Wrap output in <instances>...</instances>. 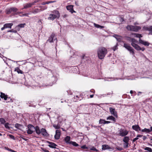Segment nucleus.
Instances as JSON below:
<instances>
[{"mask_svg": "<svg viewBox=\"0 0 152 152\" xmlns=\"http://www.w3.org/2000/svg\"><path fill=\"white\" fill-rule=\"evenodd\" d=\"M113 37L115 38L119 42H120L122 39V37L121 36L118 35H114Z\"/></svg>", "mask_w": 152, "mask_h": 152, "instance_id": "412c9836", "label": "nucleus"}, {"mask_svg": "<svg viewBox=\"0 0 152 152\" xmlns=\"http://www.w3.org/2000/svg\"><path fill=\"white\" fill-rule=\"evenodd\" d=\"M41 149L42 151L45 152H50L48 150H47L45 148H41Z\"/></svg>", "mask_w": 152, "mask_h": 152, "instance_id": "c03bdc74", "label": "nucleus"}, {"mask_svg": "<svg viewBox=\"0 0 152 152\" xmlns=\"http://www.w3.org/2000/svg\"><path fill=\"white\" fill-rule=\"evenodd\" d=\"M37 1H34L33 2H32V3H31V4H32V6L33 5H34L36 3H37Z\"/></svg>", "mask_w": 152, "mask_h": 152, "instance_id": "6e6d98bb", "label": "nucleus"}, {"mask_svg": "<svg viewBox=\"0 0 152 152\" xmlns=\"http://www.w3.org/2000/svg\"><path fill=\"white\" fill-rule=\"evenodd\" d=\"M41 133L44 136L47 137L48 135V134L47 133L46 130L44 128L41 129Z\"/></svg>", "mask_w": 152, "mask_h": 152, "instance_id": "f3484780", "label": "nucleus"}, {"mask_svg": "<svg viewBox=\"0 0 152 152\" xmlns=\"http://www.w3.org/2000/svg\"><path fill=\"white\" fill-rule=\"evenodd\" d=\"M90 150H91L95 151H98V150L96 149L94 147H93L91 148H90Z\"/></svg>", "mask_w": 152, "mask_h": 152, "instance_id": "79ce46f5", "label": "nucleus"}, {"mask_svg": "<svg viewBox=\"0 0 152 152\" xmlns=\"http://www.w3.org/2000/svg\"><path fill=\"white\" fill-rule=\"evenodd\" d=\"M107 120H111L112 121H114V122H115L116 121L115 118L112 116H109L107 118Z\"/></svg>", "mask_w": 152, "mask_h": 152, "instance_id": "cd10ccee", "label": "nucleus"}, {"mask_svg": "<svg viewBox=\"0 0 152 152\" xmlns=\"http://www.w3.org/2000/svg\"><path fill=\"white\" fill-rule=\"evenodd\" d=\"M139 41L140 44H142L145 46H148L150 45V43L148 42L144 41L141 39H140Z\"/></svg>", "mask_w": 152, "mask_h": 152, "instance_id": "f8f14e48", "label": "nucleus"}, {"mask_svg": "<svg viewBox=\"0 0 152 152\" xmlns=\"http://www.w3.org/2000/svg\"><path fill=\"white\" fill-rule=\"evenodd\" d=\"M32 6V4L31 3H26L23 5V8L22 9V10H23L24 9H26L30 7H31Z\"/></svg>", "mask_w": 152, "mask_h": 152, "instance_id": "6ab92c4d", "label": "nucleus"}, {"mask_svg": "<svg viewBox=\"0 0 152 152\" xmlns=\"http://www.w3.org/2000/svg\"><path fill=\"white\" fill-rule=\"evenodd\" d=\"M146 138H147V137H146V136H143V140H145Z\"/></svg>", "mask_w": 152, "mask_h": 152, "instance_id": "bf43d9fd", "label": "nucleus"}, {"mask_svg": "<svg viewBox=\"0 0 152 152\" xmlns=\"http://www.w3.org/2000/svg\"><path fill=\"white\" fill-rule=\"evenodd\" d=\"M107 49L104 47H100L98 48L97 53L99 58L101 59H103L107 54Z\"/></svg>", "mask_w": 152, "mask_h": 152, "instance_id": "f257e3e1", "label": "nucleus"}, {"mask_svg": "<svg viewBox=\"0 0 152 152\" xmlns=\"http://www.w3.org/2000/svg\"><path fill=\"white\" fill-rule=\"evenodd\" d=\"M94 96V95L93 94L91 95H90V98H92Z\"/></svg>", "mask_w": 152, "mask_h": 152, "instance_id": "69168bd1", "label": "nucleus"}, {"mask_svg": "<svg viewBox=\"0 0 152 152\" xmlns=\"http://www.w3.org/2000/svg\"><path fill=\"white\" fill-rule=\"evenodd\" d=\"M124 47L126 49H127L129 51L130 53H131L133 55H134V50L133 48L129 45L128 44L124 43Z\"/></svg>", "mask_w": 152, "mask_h": 152, "instance_id": "20e7f679", "label": "nucleus"}, {"mask_svg": "<svg viewBox=\"0 0 152 152\" xmlns=\"http://www.w3.org/2000/svg\"><path fill=\"white\" fill-rule=\"evenodd\" d=\"M22 12H18L17 13H16V14H20Z\"/></svg>", "mask_w": 152, "mask_h": 152, "instance_id": "774afa93", "label": "nucleus"}, {"mask_svg": "<svg viewBox=\"0 0 152 152\" xmlns=\"http://www.w3.org/2000/svg\"><path fill=\"white\" fill-rule=\"evenodd\" d=\"M119 135L122 137L126 135L128 133V132L124 129H121L119 130Z\"/></svg>", "mask_w": 152, "mask_h": 152, "instance_id": "0eeeda50", "label": "nucleus"}, {"mask_svg": "<svg viewBox=\"0 0 152 152\" xmlns=\"http://www.w3.org/2000/svg\"><path fill=\"white\" fill-rule=\"evenodd\" d=\"M144 149L145 150L148 151V152H152V149L150 148L146 147Z\"/></svg>", "mask_w": 152, "mask_h": 152, "instance_id": "c9c22d12", "label": "nucleus"}, {"mask_svg": "<svg viewBox=\"0 0 152 152\" xmlns=\"http://www.w3.org/2000/svg\"><path fill=\"white\" fill-rule=\"evenodd\" d=\"M70 143V144H72L73 146L76 147H77L79 146V145L75 142L71 141V142Z\"/></svg>", "mask_w": 152, "mask_h": 152, "instance_id": "473e14b6", "label": "nucleus"}, {"mask_svg": "<svg viewBox=\"0 0 152 152\" xmlns=\"http://www.w3.org/2000/svg\"><path fill=\"white\" fill-rule=\"evenodd\" d=\"M61 134L60 131L59 130H57L56 131V134L55 135V138L56 140L58 139L60 137Z\"/></svg>", "mask_w": 152, "mask_h": 152, "instance_id": "ddd939ff", "label": "nucleus"}, {"mask_svg": "<svg viewBox=\"0 0 152 152\" xmlns=\"http://www.w3.org/2000/svg\"><path fill=\"white\" fill-rule=\"evenodd\" d=\"M47 142L50 144V145H48V146L50 148H56V146L57 145L56 144L49 141H48Z\"/></svg>", "mask_w": 152, "mask_h": 152, "instance_id": "a211bd4d", "label": "nucleus"}, {"mask_svg": "<svg viewBox=\"0 0 152 152\" xmlns=\"http://www.w3.org/2000/svg\"><path fill=\"white\" fill-rule=\"evenodd\" d=\"M141 131L142 132H144L146 133H149L151 131V129H148L146 128L142 130Z\"/></svg>", "mask_w": 152, "mask_h": 152, "instance_id": "b1692460", "label": "nucleus"}, {"mask_svg": "<svg viewBox=\"0 0 152 152\" xmlns=\"http://www.w3.org/2000/svg\"><path fill=\"white\" fill-rule=\"evenodd\" d=\"M118 44L117 43L116 45H115V46H114L112 48V49L114 51H115L116 50L118 49Z\"/></svg>", "mask_w": 152, "mask_h": 152, "instance_id": "4c0bfd02", "label": "nucleus"}, {"mask_svg": "<svg viewBox=\"0 0 152 152\" xmlns=\"http://www.w3.org/2000/svg\"><path fill=\"white\" fill-rule=\"evenodd\" d=\"M70 137L69 136H67L65 138V141L66 142L67 144H70L71 141H70Z\"/></svg>", "mask_w": 152, "mask_h": 152, "instance_id": "5701e85b", "label": "nucleus"}, {"mask_svg": "<svg viewBox=\"0 0 152 152\" xmlns=\"http://www.w3.org/2000/svg\"><path fill=\"white\" fill-rule=\"evenodd\" d=\"M128 145H129L128 143L124 142V147L125 148H128Z\"/></svg>", "mask_w": 152, "mask_h": 152, "instance_id": "ea45409f", "label": "nucleus"}, {"mask_svg": "<svg viewBox=\"0 0 152 152\" xmlns=\"http://www.w3.org/2000/svg\"><path fill=\"white\" fill-rule=\"evenodd\" d=\"M134 34L135 35V36L137 37H139V34Z\"/></svg>", "mask_w": 152, "mask_h": 152, "instance_id": "864d4df0", "label": "nucleus"}, {"mask_svg": "<svg viewBox=\"0 0 152 152\" xmlns=\"http://www.w3.org/2000/svg\"><path fill=\"white\" fill-rule=\"evenodd\" d=\"M56 40V42L57 41V38L55 36L54 34H52L49 37V39L47 40V41L49 42H54Z\"/></svg>", "mask_w": 152, "mask_h": 152, "instance_id": "6e6552de", "label": "nucleus"}, {"mask_svg": "<svg viewBox=\"0 0 152 152\" xmlns=\"http://www.w3.org/2000/svg\"><path fill=\"white\" fill-rule=\"evenodd\" d=\"M15 127L20 129H21L23 126L22 125L18 124H15Z\"/></svg>", "mask_w": 152, "mask_h": 152, "instance_id": "c756f323", "label": "nucleus"}, {"mask_svg": "<svg viewBox=\"0 0 152 152\" xmlns=\"http://www.w3.org/2000/svg\"><path fill=\"white\" fill-rule=\"evenodd\" d=\"M35 131L36 133L38 135L41 134V130H40L39 127L38 126H36L35 127L34 132Z\"/></svg>", "mask_w": 152, "mask_h": 152, "instance_id": "aec40b11", "label": "nucleus"}, {"mask_svg": "<svg viewBox=\"0 0 152 152\" xmlns=\"http://www.w3.org/2000/svg\"><path fill=\"white\" fill-rule=\"evenodd\" d=\"M132 128L136 131L138 132L141 130V129L138 125H135L132 126Z\"/></svg>", "mask_w": 152, "mask_h": 152, "instance_id": "2eb2a0df", "label": "nucleus"}, {"mask_svg": "<svg viewBox=\"0 0 152 152\" xmlns=\"http://www.w3.org/2000/svg\"><path fill=\"white\" fill-rule=\"evenodd\" d=\"M138 139V137H136L134 138L133 140H132V142H134L135 141H136V140H137Z\"/></svg>", "mask_w": 152, "mask_h": 152, "instance_id": "603ef678", "label": "nucleus"}, {"mask_svg": "<svg viewBox=\"0 0 152 152\" xmlns=\"http://www.w3.org/2000/svg\"><path fill=\"white\" fill-rule=\"evenodd\" d=\"M39 7L40 8V9H41V10H42H42H45V9H46L47 8V7H46V6L43 7V6H39Z\"/></svg>", "mask_w": 152, "mask_h": 152, "instance_id": "58836bf2", "label": "nucleus"}, {"mask_svg": "<svg viewBox=\"0 0 152 152\" xmlns=\"http://www.w3.org/2000/svg\"><path fill=\"white\" fill-rule=\"evenodd\" d=\"M22 138L23 139V140H25L26 141L28 140V139H27L25 138H24L22 137Z\"/></svg>", "mask_w": 152, "mask_h": 152, "instance_id": "e2e57ef3", "label": "nucleus"}, {"mask_svg": "<svg viewBox=\"0 0 152 152\" xmlns=\"http://www.w3.org/2000/svg\"><path fill=\"white\" fill-rule=\"evenodd\" d=\"M55 2V1H48L46 2V4H48L50 3H53Z\"/></svg>", "mask_w": 152, "mask_h": 152, "instance_id": "49530a36", "label": "nucleus"}, {"mask_svg": "<svg viewBox=\"0 0 152 152\" xmlns=\"http://www.w3.org/2000/svg\"><path fill=\"white\" fill-rule=\"evenodd\" d=\"M45 4H46V2H43L41 3V4L42 5H45Z\"/></svg>", "mask_w": 152, "mask_h": 152, "instance_id": "0e129e2a", "label": "nucleus"}, {"mask_svg": "<svg viewBox=\"0 0 152 152\" xmlns=\"http://www.w3.org/2000/svg\"><path fill=\"white\" fill-rule=\"evenodd\" d=\"M11 10L12 12H16L18 10V9L14 7H11Z\"/></svg>", "mask_w": 152, "mask_h": 152, "instance_id": "72a5a7b5", "label": "nucleus"}, {"mask_svg": "<svg viewBox=\"0 0 152 152\" xmlns=\"http://www.w3.org/2000/svg\"><path fill=\"white\" fill-rule=\"evenodd\" d=\"M142 136H143V135H138L137 137H141Z\"/></svg>", "mask_w": 152, "mask_h": 152, "instance_id": "052dcab7", "label": "nucleus"}, {"mask_svg": "<svg viewBox=\"0 0 152 152\" xmlns=\"http://www.w3.org/2000/svg\"><path fill=\"white\" fill-rule=\"evenodd\" d=\"M35 127L31 124H29L28 126L27 133L28 134H31L34 132Z\"/></svg>", "mask_w": 152, "mask_h": 152, "instance_id": "39448f33", "label": "nucleus"}, {"mask_svg": "<svg viewBox=\"0 0 152 152\" xmlns=\"http://www.w3.org/2000/svg\"><path fill=\"white\" fill-rule=\"evenodd\" d=\"M110 123V121H106L105 120V124H108Z\"/></svg>", "mask_w": 152, "mask_h": 152, "instance_id": "4d7b16f0", "label": "nucleus"}, {"mask_svg": "<svg viewBox=\"0 0 152 152\" xmlns=\"http://www.w3.org/2000/svg\"><path fill=\"white\" fill-rule=\"evenodd\" d=\"M0 97L1 98H4V100H7L8 98L7 95L2 92L1 93Z\"/></svg>", "mask_w": 152, "mask_h": 152, "instance_id": "4be33fe9", "label": "nucleus"}, {"mask_svg": "<svg viewBox=\"0 0 152 152\" xmlns=\"http://www.w3.org/2000/svg\"><path fill=\"white\" fill-rule=\"evenodd\" d=\"M109 110L111 114L112 115H113L117 117V112L115 111V110L114 108H113L112 107H110Z\"/></svg>", "mask_w": 152, "mask_h": 152, "instance_id": "9b49d317", "label": "nucleus"}, {"mask_svg": "<svg viewBox=\"0 0 152 152\" xmlns=\"http://www.w3.org/2000/svg\"><path fill=\"white\" fill-rule=\"evenodd\" d=\"M8 124H9L8 123H6L4 125L5 127L7 128H9Z\"/></svg>", "mask_w": 152, "mask_h": 152, "instance_id": "de8ad7c7", "label": "nucleus"}, {"mask_svg": "<svg viewBox=\"0 0 152 152\" xmlns=\"http://www.w3.org/2000/svg\"><path fill=\"white\" fill-rule=\"evenodd\" d=\"M126 29L128 30L137 32L139 30L141 29L140 27L139 26H133L128 25L126 27Z\"/></svg>", "mask_w": 152, "mask_h": 152, "instance_id": "7ed1b4c3", "label": "nucleus"}, {"mask_svg": "<svg viewBox=\"0 0 152 152\" xmlns=\"http://www.w3.org/2000/svg\"><path fill=\"white\" fill-rule=\"evenodd\" d=\"M15 71L17 72L18 73L22 74L23 72L20 70L17 67L15 69Z\"/></svg>", "mask_w": 152, "mask_h": 152, "instance_id": "7c9ffc66", "label": "nucleus"}, {"mask_svg": "<svg viewBox=\"0 0 152 152\" xmlns=\"http://www.w3.org/2000/svg\"><path fill=\"white\" fill-rule=\"evenodd\" d=\"M126 39L128 41L131 42V45L133 47L138 42V41L135 39L132 38L130 37H126Z\"/></svg>", "mask_w": 152, "mask_h": 152, "instance_id": "423d86ee", "label": "nucleus"}, {"mask_svg": "<svg viewBox=\"0 0 152 152\" xmlns=\"http://www.w3.org/2000/svg\"><path fill=\"white\" fill-rule=\"evenodd\" d=\"M110 148H111L110 146L107 145H102V150L110 149Z\"/></svg>", "mask_w": 152, "mask_h": 152, "instance_id": "a878e982", "label": "nucleus"}, {"mask_svg": "<svg viewBox=\"0 0 152 152\" xmlns=\"http://www.w3.org/2000/svg\"><path fill=\"white\" fill-rule=\"evenodd\" d=\"M0 122H1V124H4L5 123V121L4 118H0Z\"/></svg>", "mask_w": 152, "mask_h": 152, "instance_id": "e433bc0d", "label": "nucleus"}, {"mask_svg": "<svg viewBox=\"0 0 152 152\" xmlns=\"http://www.w3.org/2000/svg\"><path fill=\"white\" fill-rule=\"evenodd\" d=\"M7 32H14L15 33H16L17 32V31L16 30H13V29L9 30V31H7Z\"/></svg>", "mask_w": 152, "mask_h": 152, "instance_id": "37998d69", "label": "nucleus"}, {"mask_svg": "<svg viewBox=\"0 0 152 152\" xmlns=\"http://www.w3.org/2000/svg\"><path fill=\"white\" fill-rule=\"evenodd\" d=\"M94 26L97 28H104V26H100L95 23H94Z\"/></svg>", "mask_w": 152, "mask_h": 152, "instance_id": "c85d7f7f", "label": "nucleus"}, {"mask_svg": "<svg viewBox=\"0 0 152 152\" xmlns=\"http://www.w3.org/2000/svg\"><path fill=\"white\" fill-rule=\"evenodd\" d=\"M24 25H25V24H20L18 25V26L20 27L21 28L23 27H24Z\"/></svg>", "mask_w": 152, "mask_h": 152, "instance_id": "8fccbe9b", "label": "nucleus"}, {"mask_svg": "<svg viewBox=\"0 0 152 152\" xmlns=\"http://www.w3.org/2000/svg\"><path fill=\"white\" fill-rule=\"evenodd\" d=\"M99 124H105V120L104 119H100L99 120Z\"/></svg>", "mask_w": 152, "mask_h": 152, "instance_id": "f704fd0d", "label": "nucleus"}, {"mask_svg": "<svg viewBox=\"0 0 152 152\" xmlns=\"http://www.w3.org/2000/svg\"><path fill=\"white\" fill-rule=\"evenodd\" d=\"M41 11V9L36 8L32 11L31 12L34 14H36Z\"/></svg>", "mask_w": 152, "mask_h": 152, "instance_id": "393cba45", "label": "nucleus"}, {"mask_svg": "<svg viewBox=\"0 0 152 152\" xmlns=\"http://www.w3.org/2000/svg\"><path fill=\"white\" fill-rule=\"evenodd\" d=\"M53 126L56 129H58L60 128V126L59 125H53Z\"/></svg>", "mask_w": 152, "mask_h": 152, "instance_id": "a19ab883", "label": "nucleus"}, {"mask_svg": "<svg viewBox=\"0 0 152 152\" xmlns=\"http://www.w3.org/2000/svg\"><path fill=\"white\" fill-rule=\"evenodd\" d=\"M143 29L144 30L149 31L151 32L152 31V26H144L143 27Z\"/></svg>", "mask_w": 152, "mask_h": 152, "instance_id": "dca6fc26", "label": "nucleus"}, {"mask_svg": "<svg viewBox=\"0 0 152 152\" xmlns=\"http://www.w3.org/2000/svg\"><path fill=\"white\" fill-rule=\"evenodd\" d=\"M13 25L12 23H6L4 25L3 27L1 28V30H3L5 28H11L12 26Z\"/></svg>", "mask_w": 152, "mask_h": 152, "instance_id": "1a4fd4ad", "label": "nucleus"}, {"mask_svg": "<svg viewBox=\"0 0 152 152\" xmlns=\"http://www.w3.org/2000/svg\"><path fill=\"white\" fill-rule=\"evenodd\" d=\"M28 14L25 13V14H22V15H20V16H26L28 17Z\"/></svg>", "mask_w": 152, "mask_h": 152, "instance_id": "3c124183", "label": "nucleus"}, {"mask_svg": "<svg viewBox=\"0 0 152 152\" xmlns=\"http://www.w3.org/2000/svg\"><path fill=\"white\" fill-rule=\"evenodd\" d=\"M81 148L82 149H87L88 147H87L86 145H84L81 146Z\"/></svg>", "mask_w": 152, "mask_h": 152, "instance_id": "a18cd8bd", "label": "nucleus"}, {"mask_svg": "<svg viewBox=\"0 0 152 152\" xmlns=\"http://www.w3.org/2000/svg\"><path fill=\"white\" fill-rule=\"evenodd\" d=\"M60 17V14L57 10H54L52 12V14L49 15L48 19L50 20H53L56 18H59Z\"/></svg>", "mask_w": 152, "mask_h": 152, "instance_id": "f03ea898", "label": "nucleus"}, {"mask_svg": "<svg viewBox=\"0 0 152 152\" xmlns=\"http://www.w3.org/2000/svg\"><path fill=\"white\" fill-rule=\"evenodd\" d=\"M139 38H140V37H142V36L141 35V34H139Z\"/></svg>", "mask_w": 152, "mask_h": 152, "instance_id": "338daca9", "label": "nucleus"}, {"mask_svg": "<svg viewBox=\"0 0 152 152\" xmlns=\"http://www.w3.org/2000/svg\"><path fill=\"white\" fill-rule=\"evenodd\" d=\"M73 5H69L66 6V8L68 10H69L71 13H72L74 12H76L73 9Z\"/></svg>", "mask_w": 152, "mask_h": 152, "instance_id": "9d476101", "label": "nucleus"}, {"mask_svg": "<svg viewBox=\"0 0 152 152\" xmlns=\"http://www.w3.org/2000/svg\"><path fill=\"white\" fill-rule=\"evenodd\" d=\"M86 56H85V55H84L82 57V59H84L85 58H86Z\"/></svg>", "mask_w": 152, "mask_h": 152, "instance_id": "680f3d73", "label": "nucleus"}, {"mask_svg": "<svg viewBox=\"0 0 152 152\" xmlns=\"http://www.w3.org/2000/svg\"><path fill=\"white\" fill-rule=\"evenodd\" d=\"M9 136L13 140H15V139L14 137L12 135L10 134V135H9Z\"/></svg>", "mask_w": 152, "mask_h": 152, "instance_id": "09e8293b", "label": "nucleus"}, {"mask_svg": "<svg viewBox=\"0 0 152 152\" xmlns=\"http://www.w3.org/2000/svg\"><path fill=\"white\" fill-rule=\"evenodd\" d=\"M134 48L137 50H141L142 51H144L145 48H141L139 45H138L137 44L135 45L134 47Z\"/></svg>", "mask_w": 152, "mask_h": 152, "instance_id": "4468645a", "label": "nucleus"}, {"mask_svg": "<svg viewBox=\"0 0 152 152\" xmlns=\"http://www.w3.org/2000/svg\"><path fill=\"white\" fill-rule=\"evenodd\" d=\"M6 12L7 14H8L11 13L12 12L11 7L7 9L6 10Z\"/></svg>", "mask_w": 152, "mask_h": 152, "instance_id": "2f4dec72", "label": "nucleus"}, {"mask_svg": "<svg viewBox=\"0 0 152 152\" xmlns=\"http://www.w3.org/2000/svg\"><path fill=\"white\" fill-rule=\"evenodd\" d=\"M129 137L127 136L125 137L123 139V141L125 143H128L129 141Z\"/></svg>", "mask_w": 152, "mask_h": 152, "instance_id": "bb28decb", "label": "nucleus"}, {"mask_svg": "<svg viewBox=\"0 0 152 152\" xmlns=\"http://www.w3.org/2000/svg\"><path fill=\"white\" fill-rule=\"evenodd\" d=\"M79 97L78 96H74V99H77V100H78V98H79Z\"/></svg>", "mask_w": 152, "mask_h": 152, "instance_id": "13d9d810", "label": "nucleus"}, {"mask_svg": "<svg viewBox=\"0 0 152 152\" xmlns=\"http://www.w3.org/2000/svg\"><path fill=\"white\" fill-rule=\"evenodd\" d=\"M117 149L118 151H121L123 148L121 147H118L117 148Z\"/></svg>", "mask_w": 152, "mask_h": 152, "instance_id": "5fc2aeb1", "label": "nucleus"}]
</instances>
